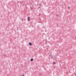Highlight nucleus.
Segmentation results:
<instances>
[{"label":"nucleus","mask_w":76,"mask_h":76,"mask_svg":"<svg viewBox=\"0 0 76 76\" xmlns=\"http://www.w3.org/2000/svg\"><path fill=\"white\" fill-rule=\"evenodd\" d=\"M22 21H23V19H22Z\"/></svg>","instance_id":"13"},{"label":"nucleus","mask_w":76,"mask_h":76,"mask_svg":"<svg viewBox=\"0 0 76 76\" xmlns=\"http://www.w3.org/2000/svg\"><path fill=\"white\" fill-rule=\"evenodd\" d=\"M53 64H56V63H55V62H53Z\"/></svg>","instance_id":"8"},{"label":"nucleus","mask_w":76,"mask_h":76,"mask_svg":"<svg viewBox=\"0 0 76 76\" xmlns=\"http://www.w3.org/2000/svg\"><path fill=\"white\" fill-rule=\"evenodd\" d=\"M32 9H33V8L31 7V10H32Z\"/></svg>","instance_id":"6"},{"label":"nucleus","mask_w":76,"mask_h":76,"mask_svg":"<svg viewBox=\"0 0 76 76\" xmlns=\"http://www.w3.org/2000/svg\"><path fill=\"white\" fill-rule=\"evenodd\" d=\"M18 29H19L18 28H17V30H18Z\"/></svg>","instance_id":"12"},{"label":"nucleus","mask_w":76,"mask_h":76,"mask_svg":"<svg viewBox=\"0 0 76 76\" xmlns=\"http://www.w3.org/2000/svg\"><path fill=\"white\" fill-rule=\"evenodd\" d=\"M22 76H25V75H23Z\"/></svg>","instance_id":"9"},{"label":"nucleus","mask_w":76,"mask_h":76,"mask_svg":"<svg viewBox=\"0 0 76 76\" xmlns=\"http://www.w3.org/2000/svg\"><path fill=\"white\" fill-rule=\"evenodd\" d=\"M39 6H42L41 4H39Z\"/></svg>","instance_id":"5"},{"label":"nucleus","mask_w":76,"mask_h":76,"mask_svg":"<svg viewBox=\"0 0 76 76\" xmlns=\"http://www.w3.org/2000/svg\"><path fill=\"white\" fill-rule=\"evenodd\" d=\"M68 9H70V7H68Z\"/></svg>","instance_id":"7"},{"label":"nucleus","mask_w":76,"mask_h":76,"mask_svg":"<svg viewBox=\"0 0 76 76\" xmlns=\"http://www.w3.org/2000/svg\"><path fill=\"white\" fill-rule=\"evenodd\" d=\"M29 45H30V46H31L32 45V43H31V42H30L29 43Z\"/></svg>","instance_id":"1"},{"label":"nucleus","mask_w":76,"mask_h":76,"mask_svg":"<svg viewBox=\"0 0 76 76\" xmlns=\"http://www.w3.org/2000/svg\"><path fill=\"white\" fill-rule=\"evenodd\" d=\"M50 57H51V58H52L53 57H52V56H51V54H50Z\"/></svg>","instance_id":"4"},{"label":"nucleus","mask_w":76,"mask_h":76,"mask_svg":"<svg viewBox=\"0 0 76 76\" xmlns=\"http://www.w3.org/2000/svg\"><path fill=\"white\" fill-rule=\"evenodd\" d=\"M33 60H34V59H33V58H32L31 59V61H33Z\"/></svg>","instance_id":"3"},{"label":"nucleus","mask_w":76,"mask_h":76,"mask_svg":"<svg viewBox=\"0 0 76 76\" xmlns=\"http://www.w3.org/2000/svg\"><path fill=\"white\" fill-rule=\"evenodd\" d=\"M29 18H30L29 17H28V21H29V20H30V19H29Z\"/></svg>","instance_id":"2"},{"label":"nucleus","mask_w":76,"mask_h":76,"mask_svg":"<svg viewBox=\"0 0 76 76\" xmlns=\"http://www.w3.org/2000/svg\"><path fill=\"white\" fill-rule=\"evenodd\" d=\"M75 39H76V37H75Z\"/></svg>","instance_id":"14"},{"label":"nucleus","mask_w":76,"mask_h":76,"mask_svg":"<svg viewBox=\"0 0 76 76\" xmlns=\"http://www.w3.org/2000/svg\"><path fill=\"white\" fill-rule=\"evenodd\" d=\"M56 15V16H58V15Z\"/></svg>","instance_id":"10"},{"label":"nucleus","mask_w":76,"mask_h":76,"mask_svg":"<svg viewBox=\"0 0 76 76\" xmlns=\"http://www.w3.org/2000/svg\"><path fill=\"white\" fill-rule=\"evenodd\" d=\"M52 13H53V12H52Z\"/></svg>","instance_id":"15"},{"label":"nucleus","mask_w":76,"mask_h":76,"mask_svg":"<svg viewBox=\"0 0 76 76\" xmlns=\"http://www.w3.org/2000/svg\"><path fill=\"white\" fill-rule=\"evenodd\" d=\"M62 6H63V4H62Z\"/></svg>","instance_id":"11"}]
</instances>
